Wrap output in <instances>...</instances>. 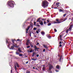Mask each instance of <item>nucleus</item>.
I'll use <instances>...</instances> for the list:
<instances>
[{
  "label": "nucleus",
  "mask_w": 73,
  "mask_h": 73,
  "mask_svg": "<svg viewBox=\"0 0 73 73\" xmlns=\"http://www.w3.org/2000/svg\"><path fill=\"white\" fill-rule=\"evenodd\" d=\"M15 70H17V67H16V66L15 65Z\"/></svg>",
  "instance_id": "nucleus-30"
},
{
  "label": "nucleus",
  "mask_w": 73,
  "mask_h": 73,
  "mask_svg": "<svg viewBox=\"0 0 73 73\" xmlns=\"http://www.w3.org/2000/svg\"><path fill=\"white\" fill-rule=\"evenodd\" d=\"M58 23V24L59 23H61V21H58V22H54V24L55 23Z\"/></svg>",
  "instance_id": "nucleus-14"
},
{
  "label": "nucleus",
  "mask_w": 73,
  "mask_h": 73,
  "mask_svg": "<svg viewBox=\"0 0 73 73\" xmlns=\"http://www.w3.org/2000/svg\"><path fill=\"white\" fill-rule=\"evenodd\" d=\"M61 60H62V61L63 60V58H62V55H61L60 57V59H59V62H61Z\"/></svg>",
  "instance_id": "nucleus-6"
},
{
  "label": "nucleus",
  "mask_w": 73,
  "mask_h": 73,
  "mask_svg": "<svg viewBox=\"0 0 73 73\" xmlns=\"http://www.w3.org/2000/svg\"><path fill=\"white\" fill-rule=\"evenodd\" d=\"M49 3L47 1H44L42 3L41 5L42 7H43V8L45 9L46 7H47L48 6Z\"/></svg>",
  "instance_id": "nucleus-2"
},
{
  "label": "nucleus",
  "mask_w": 73,
  "mask_h": 73,
  "mask_svg": "<svg viewBox=\"0 0 73 73\" xmlns=\"http://www.w3.org/2000/svg\"><path fill=\"white\" fill-rule=\"evenodd\" d=\"M41 34L42 35H45V33L42 31V32H41Z\"/></svg>",
  "instance_id": "nucleus-23"
},
{
  "label": "nucleus",
  "mask_w": 73,
  "mask_h": 73,
  "mask_svg": "<svg viewBox=\"0 0 73 73\" xmlns=\"http://www.w3.org/2000/svg\"><path fill=\"white\" fill-rule=\"evenodd\" d=\"M11 73H12V70H11Z\"/></svg>",
  "instance_id": "nucleus-58"
},
{
  "label": "nucleus",
  "mask_w": 73,
  "mask_h": 73,
  "mask_svg": "<svg viewBox=\"0 0 73 73\" xmlns=\"http://www.w3.org/2000/svg\"><path fill=\"white\" fill-rule=\"evenodd\" d=\"M34 47L35 49V51H36L37 50H38V49H40V48H37V46H36V45H34Z\"/></svg>",
  "instance_id": "nucleus-5"
},
{
  "label": "nucleus",
  "mask_w": 73,
  "mask_h": 73,
  "mask_svg": "<svg viewBox=\"0 0 73 73\" xmlns=\"http://www.w3.org/2000/svg\"><path fill=\"white\" fill-rule=\"evenodd\" d=\"M45 49H44L43 50V52H45Z\"/></svg>",
  "instance_id": "nucleus-45"
},
{
  "label": "nucleus",
  "mask_w": 73,
  "mask_h": 73,
  "mask_svg": "<svg viewBox=\"0 0 73 73\" xmlns=\"http://www.w3.org/2000/svg\"><path fill=\"white\" fill-rule=\"evenodd\" d=\"M44 24H46V22H45V21H44Z\"/></svg>",
  "instance_id": "nucleus-42"
},
{
  "label": "nucleus",
  "mask_w": 73,
  "mask_h": 73,
  "mask_svg": "<svg viewBox=\"0 0 73 73\" xmlns=\"http://www.w3.org/2000/svg\"><path fill=\"white\" fill-rule=\"evenodd\" d=\"M27 43H28L29 44H30V40H27Z\"/></svg>",
  "instance_id": "nucleus-21"
},
{
  "label": "nucleus",
  "mask_w": 73,
  "mask_h": 73,
  "mask_svg": "<svg viewBox=\"0 0 73 73\" xmlns=\"http://www.w3.org/2000/svg\"><path fill=\"white\" fill-rule=\"evenodd\" d=\"M27 73H30V72L29 71H27L26 72Z\"/></svg>",
  "instance_id": "nucleus-38"
},
{
  "label": "nucleus",
  "mask_w": 73,
  "mask_h": 73,
  "mask_svg": "<svg viewBox=\"0 0 73 73\" xmlns=\"http://www.w3.org/2000/svg\"><path fill=\"white\" fill-rule=\"evenodd\" d=\"M51 24H52V23H49L47 25H48V26H50V25H51Z\"/></svg>",
  "instance_id": "nucleus-25"
},
{
  "label": "nucleus",
  "mask_w": 73,
  "mask_h": 73,
  "mask_svg": "<svg viewBox=\"0 0 73 73\" xmlns=\"http://www.w3.org/2000/svg\"><path fill=\"white\" fill-rule=\"evenodd\" d=\"M56 5H58L57 6V7H58V6H59V5H59V2L56 3Z\"/></svg>",
  "instance_id": "nucleus-16"
},
{
  "label": "nucleus",
  "mask_w": 73,
  "mask_h": 73,
  "mask_svg": "<svg viewBox=\"0 0 73 73\" xmlns=\"http://www.w3.org/2000/svg\"><path fill=\"white\" fill-rule=\"evenodd\" d=\"M60 66H59V65H57L56 66V68H57V69H59L60 68Z\"/></svg>",
  "instance_id": "nucleus-9"
},
{
  "label": "nucleus",
  "mask_w": 73,
  "mask_h": 73,
  "mask_svg": "<svg viewBox=\"0 0 73 73\" xmlns=\"http://www.w3.org/2000/svg\"><path fill=\"white\" fill-rule=\"evenodd\" d=\"M73 25H71L70 26V28H72V27H73Z\"/></svg>",
  "instance_id": "nucleus-29"
},
{
  "label": "nucleus",
  "mask_w": 73,
  "mask_h": 73,
  "mask_svg": "<svg viewBox=\"0 0 73 73\" xmlns=\"http://www.w3.org/2000/svg\"><path fill=\"white\" fill-rule=\"evenodd\" d=\"M19 56H23V54H19Z\"/></svg>",
  "instance_id": "nucleus-32"
},
{
  "label": "nucleus",
  "mask_w": 73,
  "mask_h": 73,
  "mask_svg": "<svg viewBox=\"0 0 73 73\" xmlns=\"http://www.w3.org/2000/svg\"><path fill=\"white\" fill-rule=\"evenodd\" d=\"M45 70V67H43L42 68V70L44 71Z\"/></svg>",
  "instance_id": "nucleus-24"
},
{
  "label": "nucleus",
  "mask_w": 73,
  "mask_h": 73,
  "mask_svg": "<svg viewBox=\"0 0 73 73\" xmlns=\"http://www.w3.org/2000/svg\"><path fill=\"white\" fill-rule=\"evenodd\" d=\"M59 11L60 12H64V11L62 10V9H60L59 10Z\"/></svg>",
  "instance_id": "nucleus-17"
},
{
  "label": "nucleus",
  "mask_w": 73,
  "mask_h": 73,
  "mask_svg": "<svg viewBox=\"0 0 73 73\" xmlns=\"http://www.w3.org/2000/svg\"><path fill=\"white\" fill-rule=\"evenodd\" d=\"M8 41L7 40H6V43H8Z\"/></svg>",
  "instance_id": "nucleus-63"
},
{
  "label": "nucleus",
  "mask_w": 73,
  "mask_h": 73,
  "mask_svg": "<svg viewBox=\"0 0 73 73\" xmlns=\"http://www.w3.org/2000/svg\"><path fill=\"white\" fill-rule=\"evenodd\" d=\"M14 3V1H9L8 2L7 5H8V7L9 8H13L14 7L13 4Z\"/></svg>",
  "instance_id": "nucleus-1"
},
{
  "label": "nucleus",
  "mask_w": 73,
  "mask_h": 73,
  "mask_svg": "<svg viewBox=\"0 0 73 73\" xmlns=\"http://www.w3.org/2000/svg\"><path fill=\"white\" fill-rule=\"evenodd\" d=\"M36 22H34V25H36Z\"/></svg>",
  "instance_id": "nucleus-50"
},
{
  "label": "nucleus",
  "mask_w": 73,
  "mask_h": 73,
  "mask_svg": "<svg viewBox=\"0 0 73 73\" xmlns=\"http://www.w3.org/2000/svg\"><path fill=\"white\" fill-rule=\"evenodd\" d=\"M28 61H27L25 63V64H28Z\"/></svg>",
  "instance_id": "nucleus-51"
},
{
  "label": "nucleus",
  "mask_w": 73,
  "mask_h": 73,
  "mask_svg": "<svg viewBox=\"0 0 73 73\" xmlns=\"http://www.w3.org/2000/svg\"><path fill=\"white\" fill-rule=\"evenodd\" d=\"M35 69H36V70H38V68H35Z\"/></svg>",
  "instance_id": "nucleus-61"
},
{
  "label": "nucleus",
  "mask_w": 73,
  "mask_h": 73,
  "mask_svg": "<svg viewBox=\"0 0 73 73\" xmlns=\"http://www.w3.org/2000/svg\"><path fill=\"white\" fill-rule=\"evenodd\" d=\"M69 31H72V28H70V27H69Z\"/></svg>",
  "instance_id": "nucleus-26"
},
{
  "label": "nucleus",
  "mask_w": 73,
  "mask_h": 73,
  "mask_svg": "<svg viewBox=\"0 0 73 73\" xmlns=\"http://www.w3.org/2000/svg\"><path fill=\"white\" fill-rule=\"evenodd\" d=\"M39 44V43L38 42H37V44H36V45H38Z\"/></svg>",
  "instance_id": "nucleus-52"
},
{
  "label": "nucleus",
  "mask_w": 73,
  "mask_h": 73,
  "mask_svg": "<svg viewBox=\"0 0 73 73\" xmlns=\"http://www.w3.org/2000/svg\"><path fill=\"white\" fill-rule=\"evenodd\" d=\"M36 33H37V34H38V33H39L38 31H36Z\"/></svg>",
  "instance_id": "nucleus-39"
},
{
  "label": "nucleus",
  "mask_w": 73,
  "mask_h": 73,
  "mask_svg": "<svg viewBox=\"0 0 73 73\" xmlns=\"http://www.w3.org/2000/svg\"><path fill=\"white\" fill-rule=\"evenodd\" d=\"M48 38H51V37L50 36H48Z\"/></svg>",
  "instance_id": "nucleus-37"
},
{
  "label": "nucleus",
  "mask_w": 73,
  "mask_h": 73,
  "mask_svg": "<svg viewBox=\"0 0 73 73\" xmlns=\"http://www.w3.org/2000/svg\"><path fill=\"white\" fill-rule=\"evenodd\" d=\"M17 41H20V39H17Z\"/></svg>",
  "instance_id": "nucleus-49"
},
{
  "label": "nucleus",
  "mask_w": 73,
  "mask_h": 73,
  "mask_svg": "<svg viewBox=\"0 0 73 73\" xmlns=\"http://www.w3.org/2000/svg\"><path fill=\"white\" fill-rule=\"evenodd\" d=\"M54 32H57V30L56 29H54Z\"/></svg>",
  "instance_id": "nucleus-34"
},
{
  "label": "nucleus",
  "mask_w": 73,
  "mask_h": 73,
  "mask_svg": "<svg viewBox=\"0 0 73 73\" xmlns=\"http://www.w3.org/2000/svg\"><path fill=\"white\" fill-rule=\"evenodd\" d=\"M62 44V42H61V41H60L59 42V44Z\"/></svg>",
  "instance_id": "nucleus-44"
},
{
  "label": "nucleus",
  "mask_w": 73,
  "mask_h": 73,
  "mask_svg": "<svg viewBox=\"0 0 73 73\" xmlns=\"http://www.w3.org/2000/svg\"><path fill=\"white\" fill-rule=\"evenodd\" d=\"M56 21H57V22H58V21H59V20H58V19H56Z\"/></svg>",
  "instance_id": "nucleus-47"
},
{
  "label": "nucleus",
  "mask_w": 73,
  "mask_h": 73,
  "mask_svg": "<svg viewBox=\"0 0 73 73\" xmlns=\"http://www.w3.org/2000/svg\"><path fill=\"white\" fill-rule=\"evenodd\" d=\"M39 24H40V25H43V22L42 21H39Z\"/></svg>",
  "instance_id": "nucleus-7"
},
{
  "label": "nucleus",
  "mask_w": 73,
  "mask_h": 73,
  "mask_svg": "<svg viewBox=\"0 0 73 73\" xmlns=\"http://www.w3.org/2000/svg\"><path fill=\"white\" fill-rule=\"evenodd\" d=\"M30 27H30V26H29L27 28V29H26V31H28V30L30 28Z\"/></svg>",
  "instance_id": "nucleus-11"
},
{
  "label": "nucleus",
  "mask_w": 73,
  "mask_h": 73,
  "mask_svg": "<svg viewBox=\"0 0 73 73\" xmlns=\"http://www.w3.org/2000/svg\"><path fill=\"white\" fill-rule=\"evenodd\" d=\"M34 30H36V28H34L33 29Z\"/></svg>",
  "instance_id": "nucleus-48"
},
{
  "label": "nucleus",
  "mask_w": 73,
  "mask_h": 73,
  "mask_svg": "<svg viewBox=\"0 0 73 73\" xmlns=\"http://www.w3.org/2000/svg\"><path fill=\"white\" fill-rule=\"evenodd\" d=\"M30 36H31V33H30Z\"/></svg>",
  "instance_id": "nucleus-57"
},
{
  "label": "nucleus",
  "mask_w": 73,
  "mask_h": 73,
  "mask_svg": "<svg viewBox=\"0 0 73 73\" xmlns=\"http://www.w3.org/2000/svg\"><path fill=\"white\" fill-rule=\"evenodd\" d=\"M16 54H17V55H19V54H20V53L17 51L16 52Z\"/></svg>",
  "instance_id": "nucleus-22"
},
{
  "label": "nucleus",
  "mask_w": 73,
  "mask_h": 73,
  "mask_svg": "<svg viewBox=\"0 0 73 73\" xmlns=\"http://www.w3.org/2000/svg\"><path fill=\"white\" fill-rule=\"evenodd\" d=\"M30 45L31 46V48H33V44H31Z\"/></svg>",
  "instance_id": "nucleus-28"
},
{
  "label": "nucleus",
  "mask_w": 73,
  "mask_h": 73,
  "mask_svg": "<svg viewBox=\"0 0 73 73\" xmlns=\"http://www.w3.org/2000/svg\"><path fill=\"white\" fill-rule=\"evenodd\" d=\"M26 45H29V43H27V42L26 43Z\"/></svg>",
  "instance_id": "nucleus-31"
},
{
  "label": "nucleus",
  "mask_w": 73,
  "mask_h": 73,
  "mask_svg": "<svg viewBox=\"0 0 73 73\" xmlns=\"http://www.w3.org/2000/svg\"><path fill=\"white\" fill-rule=\"evenodd\" d=\"M21 48H18V50L19 52H21Z\"/></svg>",
  "instance_id": "nucleus-20"
},
{
  "label": "nucleus",
  "mask_w": 73,
  "mask_h": 73,
  "mask_svg": "<svg viewBox=\"0 0 73 73\" xmlns=\"http://www.w3.org/2000/svg\"><path fill=\"white\" fill-rule=\"evenodd\" d=\"M27 48H30V46H28L27 47Z\"/></svg>",
  "instance_id": "nucleus-35"
},
{
  "label": "nucleus",
  "mask_w": 73,
  "mask_h": 73,
  "mask_svg": "<svg viewBox=\"0 0 73 73\" xmlns=\"http://www.w3.org/2000/svg\"><path fill=\"white\" fill-rule=\"evenodd\" d=\"M60 38H61V35H60Z\"/></svg>",
  "instance_id": "nucleus-59"
},
{
  "label": "nucleus",
  "mask_w": 73,
  "mask_h": 73,
  "mask_svg": "<svg viewBox=\"0 0 73 73\" xmlns=\"http://www.w3.org/2000/svg\"><path fill=\"white\" fill-rule=\"evenodd\" d=\"M36 26H37V27H40V25H39L38 24L36 25Z\"/></svg>",
  "instance_id": "nucleus-33"
},
{
  "label": "nucleus",
  "mask_w": 73,
  "mask_h": 73,
  "mask_svg": "<svg viewBox=\"0 0 73 73\" xmlns=\"http://www.w3.org/2000/svg\"><path fill=\"white\" fill-rule=\"evenodd\" d=\"M26 33H28V31H26Z\"/></svg>",
  "instance_id": "nucleus-64"
},
{
  "label": "nucleus",
  "mask_w": 73,
  "mask_h": 73,
  "mask_svg": "<svg viewBox=\"0 0 73 73\" xmlns=\"http://www.w3.org/2000/svg\"><path fill=\"white\" fill-rule=\"evenodd\" d=\"M39 56V55L38 54H37L36 55V57H38Z\"/></svg>",
  "instance_id": "nucleus-36"
},
{
  "label": "nucleus",
  "mask_w": 73,
  "mask_h": 73,
  "mask_svg": "<svg viewBox=\"0 0 73 73\" xmlns=\"http://www.w3.org/2000/svg\"><path fill=\"white\" fill-rule=\"evenodd\" d=\"M43 67H45V65H43Z\"/></svg>",
  "instance_id": "nucleus-60"
},
{
  "label": "nucleus",
  "mask_w": 73,
  "mask_h": 73,
  "mask_svg": "<svg viewBox=\"0 0 73 73\" xmlns=\"http://www.w3.org/2000/svg\"><path fill=\"white\" fill-rule=\"evenodd\" d=\"M29 49L30 50V53H32V51H33V50H31V49H32V48H29Z\"/></svg>",
  "instance_id": "nucleus-13"
},
{
  "label": "nucleus",
  "mask_w": 73,
  "mask_h": 73,
  "mask_svg": "<svg viewBox=\"0 0 73 73\" xmlns=\"http://www.w3.org/2000/svg\"><path fill=\"white\" fill-rule=\"evenodd\" d=\"M43 45L44 48H46V49H48V47H47V46L45 44H43Z\"/></svg>",
  "instance_id": "nucleus-8"
},
{
  "label": "nucleus",
  "mask_w": 73,
  "mask_h": 73,
  "mask_svg": "<svg viewBox=\"0 0 73 73\" xmlns=\"http://www.w3.org/2000/svg\"><path fill=\"white\" fill-rule=\"evenodd\" d=\"M30 25L31 26V27H33V25Z\"/></svg>",
  "instance_id": "nucleus-54"
},
{
  "label": "nucleus",
  "mask_w": 73,
  "mask_h": 73,
  "mask_svg": "<svg viewBox=\"0 0 73 73\" xmlns=\"http://www.w3.org/2000/svg\"><path fill=\"white\" fill-rule=\"evenodd\" d=\"M59 46H60V47H61V46H62V45L61 44H60L59 45Z\"/></svg>",
  "instance_id": "nucleus-41"
},
{
  "label": "nucleus",
  "mask_w": 73,
  "mask_h": 73,
  "mask_svg": "<svg viewBox=\"0 0 73 73\" xmlns=\"http://www.w3.org/2000/svg\"><path fill=\"white\" fill-rule=\"evenodd\" d=\"M46 21L48 23H49L50 22L48 20H46Z\"/></svg>",
  "instance_id": "nucleus-43"
},
{
  "label": "nucleus",
  "mask_w": 73,
  "mask_h": 73,
  "mask_svg": "<svg viewBox=\"0 0 73 73\" xmlns=\"http://www.w3.org/2000/svg\"><path fill=\"white\" fill-rule=\"evenodd\" d=\"M66 14H64V15H63L64 17H65V16H66Z\"/></svg>",
  "instance_id": "nucleus-40"
},
{
  "label": "nucleus",
  "mask_w": 73,
  "mask_h": 73,
  "mask_svg": "<svg viewBox=\"0 0 73 73\" xmlns=\"http://www.w3.org/2000/svg\"><path fill=\"white\" fill-rule=\"evenodd\" d=\"M36 52H33L32 55V57H34V55H35V54H36Z\"/></svg>",
  "instance_id": "nucleus-15"
},
{
  "label": "nucleus",
  "mask_w": 73,
  "mask_h": 73,
  "mask_svg": "<svg viewBox=\"0 0 73 73\" xmlns=\"http://www.w3.org/2000/svg\"><path fill=\"white\" fill-rule=\"evenodd\" d=\"M38 31L39 32H40V29H38Z\"/></svg>",
  "instance_id": "nucleus-53"
},
{
  "label": "nucleus",
  "mask_w": 73,
  "mask_h": 73,
  "mask_svg": "<svg viewBox=\"0 0 73 73\" xmlns=\"http://www.w3.org/2000/svg\"><path fill=\"white\" fill-rule=\"evenodd\" d=\"M15 66H17V68H19V64H18V63H15Z\"/></svg>",
  "instance_id": "nucleus-12"
},
{
  "label": "nucleus",
  "mask_w": 73,
  "mask_h": 73,
  "mask_svg": "<svg viewBox=\"0 0 73 73\" xmlns=\"http://www.w3.org/2000/svg\"><path fill=\"white\" fill-rule=\"evenodd\" d=\"M40 19H41V18H38L36 20V21H37L36 22H39V21H41V20H40Z\"/></svg>",
  "instance_id": "nucleus-10"
},
{
  "label": "nucleus",
  "mask_w": 73,
  "mask_h": 73,
  "mask_svg": "<svg viewBox=\"0 0 73 73\" xmlns=\"http://www.w3.org/2000/svg\"><path fill=\"white\" fill-rule=\"evenodd\" d=\"M42 20H43V21H44V19H42Z\"/></svg>",
  "instance_id": "nucleus-62"
},
{
  "label": "nucleus",
  "mask_w": 73,
  "mask_h": 73,
  "mask_svg": "<svg viewBox=\"0 0 73 73\" xmlns=\"http://www.w3.org/2000/svg\"><path fill=\"white\" fill-rule=\"evenodd\" d=\"M69 29H68L66 30V33H68V32H69Z\"/></svg>",
  "instance_id": "nucleus-27"
},
{
  "label": "nucleus",
  "mask_w": 73,
  "mask_h": 73,
  "mask_svg": "<svg viewBox=\"0 0 73 73\" xmlns=\"http://www.w3.org/2000/svg\"><path fill=\"white\" fill-rule=\"evenodd\" d=\"M53 5H52V8H53Z\"/></svg>",
  "instance_id": "nucleus-55"
},
{
  "label": "nucleus",
  "mask_w": 73,
  "mask_h": 73,
  "mask_svg": "<svg viewBox=\"0 0 73 73\" xmlns=\"http://www.w3.org/2000/svg\"><path fill=\"white\" fill-rule=\"evenodd\" d=\"M66 19H66V18H65L64 19V21H65V20H66Z\"/></svg>",
  "instance_id": "nucleus-56"
},
{
  "label": "nucleus",
  "mask_w": 73,
  "mask_h": 73,
  "mask_svg": "<svg viewBox=\"0 0 73 73\" xmlns=\"http://www.w3.org/2000/svg\"><path fill=\"white\" fill-rule=\"evenodd\" d=\"M32 60L33 61H36V60H37V59L35 58H33L32 59Z\"/></svg>",
  "instance_id": "nucleus-19"
},
{
  "label": "nucleus",
  "mask_w": 73,
  "mask_h": 73,
  "mask_svg": "<svg viewBox=\"0 0 73 73\" xmlns=\"http://www.w3.org/2000/svg\"><path fill=\"white\" fill-rule=\"evenodd\" d=\"M14 48H14V46H12L11 47V49H12V50H13V49H14Z\"/></svg>",
  "instance_id": "nucleus-18"
},
{
  "label": "nucleus",
  "mask_w": 73,
  "mask_h": 73,
  "mask_svg": "<svg viewBox=\"0 0 73 73\" xmlns=\"http://www.w3.org/2000/svg\"><path fill=\"white\" fill-rule=\"evenodd\" d=\"M54 9H58V8H57V7H54Z\"/></svg>",
  "instance_id": "nucleus-46"
},
{
  "label": "nucleus",
  "mask_w": 73,
  "mask_h": 73,
  "mask_svg": "<svg viewBox=\"0 0 73 73\" xmlns=\"http://www.w3.org/2000/svg\"><path fill=\"white\" fill-rule=\"evenodd\" d=\"M16 40L15 39H12V41L13 42V45L14 46H15V47H16V48H18L19 47V46H17V45L16 44H14V41H15Z\"/></svg>",
  "instance_id": "nucleus-4"
},
{
  "label": "nucleus",
  "mask_w": 73,
  "mask_h": 73,
  "mask_svg": "<svg viewBox=\"0 0 73 73\" xmlns=\"http://www.w3.org/2000/svg\"><path fill=\"white\" fill-rule=\"evenodd\" d=\"M48 65H49V70L50 71L51 70L52 68H53V66L50 63H48Z\"/></svg>",
  "instance_id": "nucleus-3"
}]
</instances>
